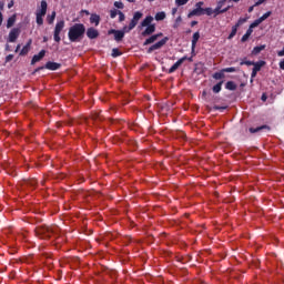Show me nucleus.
<instances>
[{"label":"nucleus","instance_id":"1","mask_svg":"<svg viewBox=\"0 0 284 284\" xmlns=\"http://www.w3.org/2000/svg\"><path fill=\"white\" fill-rule=\"evenodd\" d=\"M85 36V24L74 23L69 28L68 38L71 43H77Z\"/></svg>","mask_w":284,"mask_h":284},{"label":"nucleus","instance_id":"2","mask_svg":"<svg viewBox=\"0 0 284 284\" xmlns=\"http://www.w3.org/2000/svg\"><path fill=\"white\" fill-rule=\"evenodd\" d=\"M58 230H59V227H57V226L40 225V226L36 227V234L40 239H50V236H52V234H57Z\"/></svg>","mask_w":284,"mask_h":284},{"label":"nucleus","instance_id":"3","mask_svg":"<svg viewBox=\"0 0 284 284\" xmlns=\"http://www.w3.org/2000/svg\"><path fill=\"white\" fill-rule=\"evenodd\" d=\"M143 19V12L136 11L133 14V18L128 27H124V32H131V30H134L136 26H139V21Z\"/></svg>","mask_w":284,"mask_h":284},{"label":"nucleus","instance_id":"4","mask_svg":"<svg viewBox=\"0 0 284 284\" xmlns=\"http://www.w3.org/2000/svg\"><path fill=\"white\" fill-rule=\"evenodd\" d=\"M63 28H65V21L60 20L57 22L55 28H54V32H53V39L55 41V43H60L61 42V32L63 31Z\"/></svg>","mask_w":284,"mask_h":284},{"label":"nucleus","instance_id":"5","mask_svg":"<svg viewBox=\"0 0 284 284\" xmlns=\"http://www.w3.org/2000/svg\"><path fill=\"white\" fill-rule=\"evenodd\" d=\"M60 68H61V63L48 61L44 67L37 68L34 70V74H37V72H41V70H51L52 72H54L55 70H59Z\"/></svg>","mask_w":284,"mask_h":284},{"label":"nucleus","instance_id":"6","mask_svg":"<svg viewBox=\"0 0 284 284\" xmlns=\"http://www.w3.org/2000/svg\"><path fill=\"white\" fill-rule=\"evenodd\" d=\"M168 41H170V38L164 37L162 40L158 41L156 43H154L153 45H151L148 49V54H152L154 52V50H161V48H163V45H165V43H168Z\"/></svg>","mask_w":284,"mask_h":284},{"label":"nucleus","instance_id":"7","mask_svg":"<svg viewBox=\"0 0 284 284\" xmlns=\"http://www.w3.org/2000/svg\"><path fill=\"white\" fill-rule=\"evenodd\" d=\"M125 31L123 30H115V29H110L108 31V34H113L114 36V41H116V43H120V41H123L124 37H125Z\"/></svg>","mask_w":284,"mask_h":284},{"label":"nucleus","instance_id":"8","mask_svg":"<svg viewBox=\"0 0 284 284\" xmlns=\"http://www.w3.org/2000/svg\"><path fill=\"white\" fill-rule=\"evenodd\" d=\"M225 72H236V68L234 67L224 68L220 72H215L213 74V79H215V81H220V79H225Z\"/></svg>","mask_w":284,"mask_h":284},{"label":"nucleus","instance_id":"9","mask_svg":"<svg viewBox=\"0 0 284 284\" xmlns=\"http://www.w3.org/2000/svg\"><path fill=\"white\" fill-rule=\"evenodd\" d=\"M20 34H21V29L19 28L11 29V31L9 32L8 42L16 43Z\"/></svg>","mask_w":284,"mask_h":284},{"label":"nucleus","instance_id":"10","mask_svg":"<svg viewBox=\"0 0 284 284\" xmlns=\"http://www.w3.org/2000/svg\"><path fill=\"white\" fill-rule=\"evenodd\" d=\"M187 61V57L184 55L183 58H181L180 60H178L170 69H169V74H172L174 72H176L179 70V68H181V65H183V62Z\"/></svg>","mask_w":284,"mask_h":284},{"label":"nucleus","instance_id":"11","mask_svg":"<svg viewBox=\"0 0 284 284\" xmlns=\"http://www.w3.org/2000/svg\"><path fill=\"white\" fill-rule=\"evenodd\" d=\"M48 12V2L45 0H42L40 2V9L37 11L36 17H45Z\"/></svg>","mask_w":284,"mask_h":284},{"label":"nucleus","instance_id":"12","mask_svg":"<svg viewBox=\"0 0 284 284\" xmlns=\"http://www.w3.org/2000/svg\"><path fill=\"white\" fill-rule=\"evenodd\" d=\"M263 130H265L266 132H270V130H272V128H270V125L264 124L257 128H250L248 131L251 132V134H256V132H263Z\"/></svg>","mask_w":284,"mask_h":284},{"label":"nucleus","instance_id":"13","mask_svg":"<svg viewBox=\"0 0 284 284\" xmlns=\"http://www.w3.org/2000/svg\"><path fill=\"white\" fill-rule=\"evenodd\" d=\"M156 32V24H149L145 30L142 32V37H150Z\"/></svg>","mask_w":284,"mask_h":284},{"label":"nucleus","instance_id":"14","mask_svg":"<svg viewBox=\"0 0 284 284\" xmlns=\"http://www.w3.org/2000/svg\"><path fill=\"white\" fill-rule=\"evenodd\" d=\"M161 37H163L162 32L153 34L144 41L143 45H150L154 43V41H156L158 39H161Z\"/></svg>","mask_w":284,"mask_h":284},{"label":"nucleus","instance_id":"15","mask_svg":"<svg viewBox=\"0 0 284 284\" xmlns=\"http://www.w3.org/2000/svg\"><path fill=\"white\" fill-rule=\"evenodd\" d=\"M30 48H32V39H29L26 45L21 49L19 55L26 57L28 52H30Z\"/></svg>","mask_w":284,"mask_h":284},{"label":"nucleus","instance_id":"16","mask_svg":"<svg viewBox=\"0 0 284 284\" xmlns=\"http://www.w3.org/2000/svg\"><path fill=\"white\" fill-rule=\"evenodd\" d=\"M45 57V50H41L38 54H34L31 60V65H34V63H39Z\"/></svg>","mask_w":284,"mask_h":284},{"label":"nucleus","instance_id":"17","mask_svg":"<svg viewBox=\"0 0 284 284\" xmlns=\"http://www.w3.org/2000/svg\"><path fill=\"white\" fill-rule=\"evenodd\" d=\"M199 39H201V33L196 31L195 33H193V37H192V44H191L192 52L196 50V43H199Z\"/></svg>","mask_w":284,"mask_h":284},{"label":"nucleus","instance_id":"18","mask_svg":"<svg viewBox=\"0 0 284 284\" xmlns=\"http://www.w3.org/2000/svg\"><path fill=\"white\" fill-rule=\"evenodd\" d=\"M87 37L88 39H98L99 37V30L94 29V28H89L87 30Z\"/></svg>","mask_w":284,"mask_h":284},{"label":"nucleus","instance_id":"19","mask_svg":"<svg viewBox=\"0 0 284 284\" xmlns=\"http://www.w3.org/2000/svg\"><path fill=\"white\" fill-rule=\"evenodd\" d=\"M203 14V9H199L197 7H195V9H193L189 14L187 18L192 19V17H202Z\"/></svg>","mask_w":284,"mask_h":284},{"label":"nucleus","instance_id":"20","mask_svg":"<svg viewBox=\"0 0 284 284\" xmlns=\"http://www.w3.org/2000/svg\"><path fill=\"white\" fill-rule=\"evenodd\" d=\"M152 21H154V18L152 16H148L142 22L141 28H148V26H152Z\"/></svg>","mask_w":284,"mask_h":284},{"label":"nucleus","instance_id":"21","mask_svg":"<svg viewBox=\"0 0 284 284\" xmlns=\"http://www.w3.org/2000/svg\"><path fill=\"white\" fill-rule=\"evenodd\" d=\"M90 23H94V26H99V23H101V16L97 13L91 14Z\"/></svg>","mask_w":284,"mask_h":284},{"label":"nucleus","instance_id":"22","mask_svg":"<svg viewBox=\"0 0 284 284\" xmlns=\"http://www.w3.org/2000/svg\"><path fill=\"white\" fill-rule=\"evenodd\" d=\"M264 65H265V61L264 60H260L257 62H254L253 70L255 72H261V68H263Z\"/></svg>","mask_w":284,"mask_h":284},{"label":"nucleus","instance_id":"23","mask_svg":"<svg viewBox=\"0 0 284 284\" xmlns=\"http://www.w3.org/2000/svg\"><path fill=\"white\" fill-rule=\"evenodd\" d=\"M263 50H265V44L258 45V47H254L253 50H252V54L254 57H256L257 54H261V52H263Z\"/></svg>","mask_w":284,"mask_h":284},{"label":"nucleus","instance_id":"24","mask_svg":"<svg viewBox=\"0 0 284 284\" xmlns=\"http://www.w3.org/2000/svg\"><path fill=\"white\" fill-rule=\"evenodd\" d=\"M252 32H254V29H251L248 27V29L246 30L245 34L241 39L242 43H245V41H247V39H250V37H252Z\"/></svg>","mask_w":284,"mask_h":284},{"label":"nucleus","instance_id":"25","mask_svg":"<svg viewBox=\"0 0 284 284\" xmlns=\"http://www.w3.org/2000/svg\"><path fill=\"white\" fill-rule=\"evenodd\" d=\"M225 89L234 91V90H236V83L234 81H227L225 84Z\"/></svg>","mask_w":284,"mask_h":284},{"label":"nucleus","instance_id":"26","mask_svg":"<svg viewBox=\"0 0 284 284\" xmlns=\"http://www.w3.org/2000/svg\"><path fill=\"white\" fill-rule=\"evenodd\" d=\"M17 21V16H11L8 20H7V28H12V26H14Z\"/></svg>","mask_w":284,"mask_h":284},{"label":"nucleus","instance_id":"27","mask_svg":"<svg viewBox=\"0 0 284 284\" xmlns=\"http://www.w3.org/2000/svg\"><path fill=\"white\" fill-rule=\"evenodd\" d=\"M222 88H223V81H220L219 83H216V84L213 87V92H214L215 94H219V92H221Z\"/></svg>","mask_w":284,"mask_h":284},{"label":"nucleus","instance_id":"28","mask_svg":"<svg viewBox=\"0 0 284 284\" xmlns=\"http://www.w3.org/2000/svg\"><path fill=\"white\" fill-rule=\"evenodd\" d=\"M214 17H219V14H225V10H223L221 7L216 6V8L213 10Z\"/></svg>","mask_w":284,"mask_h":284},{"label":"nucleus","instance_id":"29","mask_svg":"<svg viewBox=\"0 0 284 284\" xmlns=\"http://www.w3.org/2000/svg\"><path fill=\"white\" fill-rule=\"evenodd\" d=\"M236 32H239V27L233 26V27H232V31H231V33L229 34V39H234V37H236Z\"/></svg>","mask_w":284,"mask_h":284},{"label":"nucleus","instance_id":"30","mask_svg":"<svg viewBox=\"0 0 284 284\" xmlns=\"http://www.w3.org/2000/svg\"><path fill=\"white\" fill-rule=\"evenodd\" d=\"M54 19H57V12H55V11H53V12L51 13V16H49V17L47 18V21H48L49 24H52V23H54Z\"/></svg>","mask_w":284,"mask_h":284},{"label":"nucleus","instance_id":"31","mask_svg":"<svg viewBox=\"0 0 284 284\" xmlns=\"http://www.w3.org/2000/svg\"><path fill=\"white\" fill-rule=\"evenodd\" d=\"M165 19V12L160 11L155 14V21H163Z\"/></svg>","mask_w":284,"mask_h":284},{"label":"nucleus","instance_id":"32","mask_svg":"<svg viewBox=\"0 0 284 284\" xmlns=\"http://www.w3.org/2000/svg\"><path fill=\"white\" fill-rule=\"evenodd\" d=\"M261 23H263V21L258 18L250 24V28L254 30V28H258V26H261Z\"/></svg>","mask_w":284,"mask_h":284},{"label":"nucleus","instance_id":"33","mask_svg":"<svg viewBox=\"0 0 284 284\" xmlns=\"http://www.w3.org/2000/svg\"><path fill=\"white\" fill-rule=\"evenodd\" d=\"M121 54L123 53L119 49L116 48L112 49L111 57H113V59H116V57H121Z\"/></svg>","mask_w":284,"mask_h":284},{"label":"nucleus","instance_id":"34","mask_svg":"<svg viewBox=\"0 0 284 284\" xmlns=\"http://www.w3.org/2000/svg\"><path fill=\"white\" fill-rule=\"evenodd\" d=\"M247 22V18H240L235 24V28H241V26H243V23Z\"/></svg>","mask_w":284,"mask_h":284},{"label":"nucleus","instance_id":"35","mask_svg":"<svg viewBox=\"0 0 284 284\" xmlns=\"http://www.w3.org/2000/svg\"><path fill=\"white\" fill-rule=\"evenodd\" d=\"M203 14H206L207 17H212V14H214V9L205 8L203 9Z\"/></svg>","mask_w":284,"mask_h":284},{"label":"nucleus","instance_id":"36","mask_svg":"<svg viewBox=\"0 0 284 284\" xmlns=\"http://www.w3.org/2000/svg\"><path fill=\"white\" fill-rule=\"evenodd\" d=\"M270 17H272V11H267L266 13H264L262 17H260V21H265L266 19H270Z\"/></svg>","mask_w":284,"mask_h":284},{"label":"nucleus","instance_id":"37","mask_svg":"<svg viewBox=\"0 0 284 284\" xmlns=\"http://www.w3.org/2000/svg\"><path fill=\"white\" fill-rule=\"evenodd\" d=\"M240 65H254V61L243 60L240 62Z\"/></svg>","mask_w":284,"mask_h":284},{"label":"nucleus","instance_id":"38","mask_svg":"<svg viewBox=\"0 0 284 284\" xmlns=\"http://www.w3.org/2000/svg\"><path fill=\"white\" fill-rule=\"evenodd\" d=\"M36 21L38 26H43V17L42 16H36Z\"/></svg>","mask_w":284,"mask_h":284},{"label":"nucleus","instance_id":"39","mask_svg":"<svg viewBox=\"0 0 284 284\" xmlns=\"http://www.w3.org/2000/svg\"><path fill=\"white\" fill-rule=\"evenodd\" d=\"M190 0H175V4L181 7V6H185Z\"/></svg>","mask_w":284,"mask_h":284},{"label":"nucleus","instance_id":"40","mask_svg":"<svg viewBox=\"0 0 284 284\" xmlns=\"http://www.w3.org/2000/svg\"><path fill=\"white\" fill-rule=\"evenodd\" d=\"M116 14H119V10L113 9V10L110 11L111 19H116Z\"/></svg>","mask_w":284,"mask_h":284},{"label":"nucleus","instance_id":"41","mask_svg":"<svg viewBox=\"0 0 284 284\" xmlns=\"http://www.w3.org/2000/svg\"><path fill=\"white\" fill-rule=\"evenodd\" d=\"M114 7L118 8L119 10H123V8H124L123 2H121V1H115Z\"/></svg>","mask_w":284,"mask_h":284},{"label":"nucleus","instance_id":"42","mask_svg":"<svg viewBox=\"0 0 284 284\" xmlns=\"http://www.w3.org/2000/svg\"><path fill=\"white\" fill-rule=\"evenodd\" d=\"M118 14H119V21H120V23L123 22V21H125V14L122 13V11H118Z\"/></svg>","mask_w":284,"mask_h":284},{"label":"nucleus","instance_id":"43","mask_svg":"<svg viewBox=\"0 0 284 284\" xmlns=\"http://www.w3.org/2000/svg\"><path fill=\"white\" fill-rule=\"evenodd\" d=\"M227 1H230V0H220V1L217 2V8L223 9V6H225V3H227Z\"/></svg>","mask_w":284,"mask_h":284},{"label":"nucleus","instance_id":"44","mask_svg":"<svg viewBox=\"0 0 284 284\" xmlns=\"http://www.w3.org/2000/svg\"><path fill=\"white\" fill-rule=\"evenodd\" d=\"M213 110H220L221 112H223V110H227V106H219V105H214Z\"/></svg>","mask_w":284,"mask_h":284},{"label":"nucleus","instance_id":"45","mask_svg":"<svg viewBox=\"0 0 284 284\" xmlns=\"http://www.w3.org/2000/svg\"><path fill=\"white\" fill-rule=\"evenodd\" d=\"M12 59H14V54H9L6 57V63H10V61H12Z\"/></svg>","mask_w":284,"mask_h":284},{"label":"nucleus","instance_id":"46","mask_svg":"<svg viewBox=\"0 0 284 284\" xmlns=\"http://www.w3.org/2000/svg\"><path fill=\"white\" fill-rule=\"evenodd\" d=\"M205 4L204 1H199L195 3V8L203 9V6Z\"/></svg>","mask_w":284,"mask_h":284},{"label":"nucleus","instance_id":"47","mask_svg":"<svg viewBox=\"0 0 284 284\" xmlns=\"http://www.w3.org/2000/svg\"><path fill=\"white\" fill-rule=\"evenodd\" d=\"M92 119H93L94 121H97V120L101 119V114H100V113H94V114L92 115Z\"/></svg>","mask_w":284,"mask_h":284},{"label":"nucleus","instance_id":"48","mask_svg":"<svg viewBox=\"0 0 284 284\" xmlns=\"http://www.w3.org/2000/svg\"><path fill=\"white\" fill-rule=\"evenodd\" d=\"M267 0H255L254 6H262V3H265Z\"/></svg>","mask_w":284,"mask_h":284},{"label":"nucleus","instance_id":"49","mask_svg":"<svg viewBox=\"0 0 284 284\" xmlns=\"http://www.w3.org/2000/svg\"><path fill=\"white\" fill-rule=\"evenodd\" d=\"M256 74H258V71H254V69H252L251 79H256Z\"/></svg>","mask_w":284,"mask_h":284},{"label":"nucleus","instance_id":"50","mask_svg":"<svg viewBox=\"0 0 284 284\" xmlns=\"http://www.w3.org/2000/svg\"><path fill=\"white\" fill-rule=\"evenodd\" d=\"M194 26H199V21L193 20V21L191 22V28H194Z\"/></svg>","mask_w":284,"mask_h":284},{"label":"nucleus","instance_id":"51","mask_svg":"<svg viewBox=\"0 0 284 284\" xmlns=\"http://www.w3.org/2000/svg\"><path fill=\"white\" fill-rule=\"evenodd\" d=\"M13 6H14V1H10V2L8 3L9 10H10V8H13Z\"/></svg>","mask_w":284,"mask_h":284},{"label":"nucleus","instance_id":"52","mask_svg":"<svg viewBox=\"0 0 284 284\" xmlns=\"http://www.w3.org/2000/svg\"><path fill=\"white\" fill-rule=\"evenodd\" d=\"M256 7H257V6H254V4H253L252 7H250V8H248V12H254V8H256Z\"/></svg>","mask_w":284,"mask_h":284},{"label":"nucleus","instance_id":"53","mask_svg":"<svg viewBox=\"0 0 284 284\" xmlns=\"http://www.w3.org/2000/svg\"><path fill=\"white\" fill-rule=\"evenodd\" d=\"M262 101H267V95L265 93L262 94Z\"/></svg>","mask_w":284,"mask_h":284},{"label":"nucleus","instance_id":"54","mask_svg":"<svg viewBox=\"0 0 284 284\" xmlns=\"http://www.w3.org/2000/svg\"><path fill=\"white\" fill-rule=\"evenodd\" d=\"M3 23V13L0 12V26Z\"/></svg>","mask_w":284,"mask_h":284},{"label":"nucleus","instance_id":"55","mask_svg":"<svg viewBox=\"0 0 284 284\" xmlns=\"http://www.w3.org/2000/svg\"><path fill=\"white\" fill-rule=\"evenodd\" d=\"M230 8H232V6H227V7H225V8L222 9V10H225V12H227V11L230 10Z\"/></svg>","mask_w":284,"mask_h":284},{"label":"nucleus","instance_id":"56","mask_svg":"<svg viewBox=\"0 0 284 284\" xmlns=\"http://www.w3.org/2000/svg\"><path fill=\"white\" fill-rule=\"evenodd\" d=\"M19 50H21V44H18L16 48V52H19Z\"/></svg>","mask_w":284,"mask_h":284},{"label":"nucleus","instance_id":"57","mask_svg":"<svg viewBox=\"0 0 284 284\" xmlns=\"http://www.w3.org/2000/svg\"><path fill=\"white\" fill-rule=\"evenodd\" d=\"M176 12H178V9H176V8H173V9H172V14H176Z\"/></svg>","mask_w":284,"mask_h":284},{"label":"nucleus","instance_id":"58","mask_svg":"<svg viewBox=\"0 0 284 284\" xmlns=\"http://www.w3.org/2000/svg\"><path fill=\"white\" fill-rule=\"evenodd\" d=\"M6 51H7V52H10V44H7V45H6Z\"/></svg>","mask_w":284,"mask_h":284},{"label":"nucleus","instance_id":"59","mask_svg":"<svg viewBox=\"0 0 284 284\" xmlns=\"http://www.w3.org/2000/svg\"><path fill=\"white\" fill-rule=\"evenodd\" d=\"M3 6H4V3L0 2V10H3Z\"/></svg>","mask_w":284,"mask_h":284},{"label":"nucleus","instance_id":"60","mask_svg":"<svg viewBox=\"0 0 284 284\" xmlns=\"http://www.w3.org/2000/svg\"><path fill=\"white\" fill-rule=\"evenodd\" d=\"M229 1H233L234 3H239V1H241V0H229Z\"/></svg>","mask_w":284,"mask_h":284},{"label":"nucleus","instance_id":"61","mask_svg":"<svg viewBox=\"0 0 284 284\" xmlns=\"http://www.w3.org/2000/svg\"><path fill=\"white\" fill-rule=\"evenodd\" d=\"M126 1H129V3H134V0H126Z\"/></svg>","mask_w":284,"mask_h":284},{"label":"nucleus","instance_id":"62","mask_svg":"<svg viewBox=\"0 0 284 284\" xmlns=\"http://www.w3.org/2000/svg\"><path fill=\"white\" fill-rule=\"evenodd\" d=\"M43 41H44V42H45V41H48V38H47V37H44V38H43Z\"/></svg>","mask_w":284,"mask_h":284},{"label":"nucleus","instance_id":"63","mask_svg":"<svg viewBox=\"0 0 284 284\" xmlns=\"http://www.w3.org/2000/svg\"><path fill=\"white\" fill-rule=\"evenodd\" d=\"M36 184H37V182H34V181H33V182H31V185H36Z\"/></svg>","mask_w":284,"mask_h":284},{"label":"nucleus","instance_id":"64","mask_svg":"<svg viewBox=\"0 0 284 284\" xmlns=\"http://www.w3.org/2000/svg\"><path fill=\"white\" fill-rule=\"evenodd\" d=\"M176 21H181V17L176 18Z\"/></svg>","mask_w":284,"mask_h":284}]
</instances>
